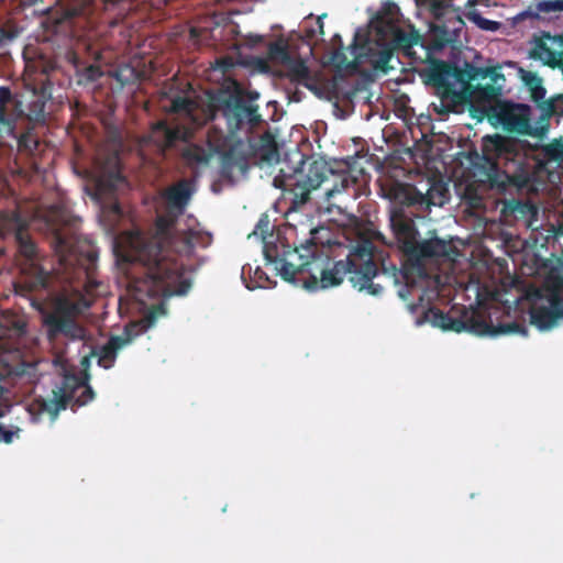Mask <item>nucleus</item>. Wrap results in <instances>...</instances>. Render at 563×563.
I'll return each instance as SVG.
<instances>
[{
    "label": "nucleus",
    "mask_w": 563,
    "mask_h": 563,
    "mask_svg": "<svg viewBox=\"0 0 563 563\" xmlns=\"http://www.w3.org/2000/svg\"><path fill=\"white\" fill-rule=\"evenodd\" d=\"M126 185V179L122 175L118 159H113L109 168H102L93 180V192L91 196L103 209H108L115 216L121 214V207L118 201V191Z\"/></svg>",
    "instance_id": "13"
},
{
    "label": "nucleus",
    "mask_w": 563,
    "mask_h": 563,
    "mask_svg": "<svg viewBox=\"0 0 563 563\" xmlns=\"http://www.w3.org/2000/svg\"><path fill=\"white\" fill-rule=\"evenodd\" d=\"M431 12L437 18L438 21L445 19L448 15V5L443 0H433L430 5Z\"/></svg>",
    "instance_id": "39"
},
{
    "label": "nucleus",
    "mask_w": 563,
    "mask_h": 563,
    "mask_svg": "<svg viewBox=\"0 0 563 563\" xmlns=\"http://www.w3.org/2000/svg\"><path fill=\"white\" fill-rule=\"evenodd\" d=\"M465 26L462 18L455 12H448L445 19L437 21L430 29V45L434 49H443L459 42Z\"/></svg>",
    "instance_id": "20"
},
{
    "label": "nucleus",
    "mask_w": 563,
    "mask_h": 563,
    "mask_svg": "<svg viewBox=\"0 0 563 563\" xmlns=\"http://www.w3.org/2000/svg\"><path fill=\"white\" fill-rule=\"evenodd\" d=\"M7 137L13 139L16 143L18 152L25 156L34 155L40 145L38 137L33 133V128H27L20 134L14 130V134L7 135Z\"/></svg>",
    "instance_id": "30"
},
{
    "label": "nucleus",
    "mask_w": 563,
    "mask_h": 563,
    "mask_svg": "<svg viewBox=\"0 0 563 563\" xmlns=\"http://www.w3.org/2000/svg\"><path fill=\"white\" fill-rule=\"evenodd\" d=\"M95 398V391L88 384V375H65L60 385L52 390L51 398H34L26 407L33 422L40 421L47 415L54 422L59 412L69 405L73 411L87 405Z\"/></svg>",
    "instance_id": "6"
},
{
    "label": "nucleus",
    "mask_w": 563,
    "mask_h": 563,
    "mask_svg": "<svg viewBox=\"0 0 563 563\" xmlns=\"http://www.w3.org/2000/svg\"><path fill=\"white\" fill-rule=\"evenodd\" d=\"M428 321L444 331L461 333L470 332L478 336L496 338L499 335H527L528 330L525 323L511 321L494 325L492 320L479 316H471L466 319L452 317L438 308H430L426 313Z\"/></svg>",
    "instance_id": "9"
},
{
    "label": "nucleus",
    "mask_w": 563,
    "mask_h": 563,
    "mask_svg": "<svg viewBox=\"0 0 563 563\" xmlns=\"http://www.w3.org/2000/svg\"><path fill=\"white\" fill-rule=\"evenodd\" d=\"M452 64L443 60H434L421 73L424 82L435 88L441 100L457 103L462 101V92H459L452 82Z\"/></svg>",
    "instance_id": "17"
},
{
    "label": "nucleus",
    "mask_w": 563,
    "mask_h": 563,
    "mask_svg": "<svg viewBox=\"0 0 563 563\" xmlns=\"http://www.w3.org/2000/svg\"><path fill=\"white\" fill-rule=\"evenodd\" d=\"M452 82L459 84L462 92V101L466 98L489 101L500 97L505 87V75L500 66L476 67L465 62L461 68L452 64Z\"/></svg>",
    "instance_id": "8"
},
{
    "label": "nucleus",
    "mask_w": 563,
    "mask_h": 563,
    "mask_svg": "<svg viewBox=\"0 0 563 563\" xmlns=\"http://www.w3.org/2000/svg\"><path fill=\"white\" fill-rule=\"evenodd\" d=\"M132 339L128 333L126 336L112 335L106 344L100 347H93L88 356H85L81 361L82 365L89 363V357H97L99 366L109 369L111 368L117 360L118 352L131 343Z\"/></svg>",
    "instance_id": "23"
},
{
    "label": "nucleus",
    "mask_w": 563,
    "mask_h": 563,
    "mask_svg": "<svg viewBox=\"0 0 563 563\" xmlns=\"http://www.w3.org/2000/svg\"><path fill=\"white\" fill-rule=\"evenodd\" d=\"M35 367L32 364L22 363L19 366L0 367V418H3L11 409L10 387H16L20 383L32 382Z\"/></svg>",
    "instance_id": "19"
},
{
    "label": "nucleus",
    "mask_w": 563,
    "mask_h": 563,
    "mask_svg": "<svg viewBox=\"0 0 563 563\" xmlns=\"http://www.w3.org/2000/svg\"><path fill=\"white\" fill-rule=\"evenodd\" d=\"M175 212L158 216L156 234L147 238L135 231L126 236L125 261L140 263L146 268L147 278L164 294L185 295L190 282L184 277V265L167 255L168 249L178 254L190 255L197 243L198 233L188 230L174 235Z\"/></svg>",
    "instance_id": "4"
},
{
    "label": "nucleus",
    "mask_w": 563,
    "mask_h": 563,
    "mask_svg": "<svg viewBox=\"0 0 563 563\" xmlns=\"http://www.w3.org/2000/svg\"><path fill=\"white\" fill-rule=\"evenodd\" d=\"M13 327L19 333H23L25 332L26 324L24 321L18 320L14 322Z\"/></svg>",
    "instance_id": "47"
},
{
    "label": "nucleus",
    "mask_w": 563,
    "mask_h": 563,
    "mask_svg": "<svg viewBox=\"0 0 563 563\" xmlns=\"http://www.w3.org/2000/svg\"><path fill=\"white\" fill-rule=\"evenodd\" d=\"M450 250V243L439 238H432L421 242L417 241L407 255L416 260H433L448 257Z\"/></svg>",
    "instance_id": "24"
},
{
    "label": "nucleus",
    "mask_w": 563,
    "mask_h": 563,
    "mask_svg": "<svg viewBox=\"0 0 563 563\" xmlns=\"http://www.w3.org/2000/svg\"><path fill=\"white\" fill-rule=\"evenodd\" d=\"M331 185L324 187V195L327 199L332 198L334 195L342 192L350 186L356 184V178L351 176L349 173H335L332 169V174L329 175Z\"/></svg>",
    "instance_id": "32"
},
{
    "label": "nucleus",
    "mask_w": 563,
    "mask_h": 563,
    "mask_svg": "<svg viewBox=\"0 0 563 563\" xmlns=\"http://www.w3.org/2000/svg\"><path fill=\"white\" fill-rule=\"evenodd\" d=\"M24 115L23 102L10 87L0 86V159L7 147V135H13L16 124Z\"/></svg>",
    "instance_id": "16"
},
{
    "label": "nucleus",
    "mask_w": 563,
    "mask_h": 563,
    "mask_svg": "<svg viewBox=\"0 0 563 563\" xmlns=\"http://www.w3.org/2000/svg\"><path fill=\"white\" fill-rule=\"evenodd\" d=\"M387 32L391 34L395 45L404 49L411 48L419 40V35L406 33L398 27L393 21V18L386 21L385 16H379L377 19V33L384 37Z\"/></svg>",
    "instance_id": "27"
},
{
    "label": "nucleus",
    "mask_w": 563,
    "mask_h": 563,
    "mask_svg": "<svg viewBox=\"0 0 563 563\" xmlns=\"http://www.w3.org/2000/svg\"><path fill=\"white\" fill-rule=\"evenodd\" d=\"M538 111V130L542 136L549 131L551 119H555L556 122L563 119V92L547 98L539 104Z\"/></svg>",
    "instance_id": "25"
},
{
    "label": "nucleus",
    "mask_w": 563,
    "mask_h": 563,
    "mask_svg": "<svg viewBox=\"0 0 563 563\" xmlns=\"http://www.w3.org/2000/svg\"><path fill=\"white\" fill-rule=\"evenodd\" d=\"M260 156L267 163L278 162L279 152L275 136L271 132H265L260 139Z\"/></svg>",
    "instance_id": "33"
},
{
    "label": "nucleus",
    "mask_w": 563,
    "mask_h": 563,
    "mask_svg": "<svg viewBox=\"0 0 563 563\" xmlns=\"http://www.w3.org/2000/svg\"><path fill=\"white\" fill-rule=\"evenodd\" d=\"M254 280L257 284V287H266V283L269 282V278L261 267H256L254 272Z\"/></svg>",
    "instance_id": "43"
},
{
    "label": "nucleus",
    "mask_w": 563,
    "mask_h": 563,
    "mask_svg": "<svg viewBox=\"0 0 563 563\" xmlns=\"http://www.w3.org/2000/svg\"><path fill=\"white\" fill-rule=\"evenodd\" d=\"M318 23H319L320 33L323 34V24L320 21V19L318 20Z\"/></svg>",
    "instance_id": "49"
},
{
    "label": "nucleus",
    "mask_w": 563,
    "mask_h": 563,
    "mask_svg": "<svg viewBox=\"0 0 563 563\" xmlns=\"http://www.w3.org/2000/svg\"><path fill=\"white\" fill-rule=\"evenodd\" d=\"M249 97L246 99L241 93L209 95L207 98L197 99L177 96L170 102L169 112L176 114L181 123H155L151 129L150 140L161 152H165L177 142L191 139L195 131L212 122L218 112L224 117L230 133L240 130L244 124L255 126L262 121L258 107L253 103L257 93Z\"/></svg>",
    "instance_id": "3"
},
{
    "label": "nucleus",
    "mask_w": 563,
    "mask_h": 563,
    "mask_svg": "<svg viewBox=\"0 0 563 563\" xmlns=\"http://www.w3.org/2000/svg\"><path fill=\"white\" fill-rule=\"evenodd\" d=\"M391 55L393 53L390 51H383L376 60V67L386 70L388 68V63L391 58Z\"/></svg>",
    "instance_id": "41"
},
{
    "label": "nucleus",
    "mask_w": 563,
    "mask_h": 563,
    "mask_svg": "<svg viewBox=\"0 0 563 563\" xmlns=\"http://www.w3.org/2000/svg\"><path fill=\"white\" fill-rule=\"evenodd\" d=\"M470 104V114L473 119H476L477 121H483L486 119L489 122V115L490 111L493 109V103L495 100L484 101L479 99H471Z\"/></svg>",
    "instance_id": "35"
},
{
    "label": "nucleus",
    "mask_w": 563,
    "mask_h": 563,
    "mask_svg": "<svg viewBox=\"0 0 563 563\" xmlns=\"http://www.w3.org/2000/svg\"><path fill=\"white\" fill-rule=\"evenodd\" d=\"M267 56L271 60L279 62L283 65L290 62L292 57L289 52L288 42L283 37L268 44Z\"/></svg>",
    "instance_id": "34"
},
{
    "label": "nucleus",
    "mask_w": 563,
    "mask_h": 563,
    "mask_svg": "<svg viewBox=\"0 0 563 563\" xmlns=\"http://www.w3.org/2000/svg\"><path fill=\"white\" fill-rule=\"evenodd\" d=\"M489 124L509 134L541 136L538 120L532 124V109L529 104L511 100L494 99Z\"/></svg>",
    "instance_id": "10"
},
{
    "label": "nucleus",
    "mask_w": 563,
    "mask_h": 563,
    "mask_svg": "<svg viewBox=\"0 0 563 563\" xmlns=\"http://www.w3.org/2000/svg\"><path fill=\"white\" fill-rule=\"evenodd\" d=\"M286 78L296 85H301L305 80L309 79L311 77V70L307 66L306 62L298 57H291L290 62H288L286 65Z\"/></svg>",
    "instance_id": "31"
},
{
    "label": "nucleus",
    "mask_w": 563,
    "mask_h": 563,
    "mask_svg": "<svg viewBox=\"0 0 563 563\" xmlns=\"http://www.w3.org/2000/svg\"><path fill=\"white\" fill-rule=\"evenodd\" d=\"M537 295L540 299L544 298L547 305L532 306L531 323L541 331L551 330L563 319V276L550 275L545 279L544 288L538 290Z\"/></svg>",
    "instance_id": "11"
},
{
    "label": "nucleus",
    "mask_w": 563,
    "mask_h": 563,
    "mask_svg": "<svg viewBox=\"0 0 563 563\" xmlns=\"http://www.w3.org/2000/svg\"><path fill=\"white\" fill-rule=\"evenodd\" d=\"M482 153L486 180L492 188L505 191L509 187L522 188L528 184L526 141L498 133L485 135Z\"/></svg>",
    "instance_id": "5"
},
{
    "label": "nucleus",
    "mask_w": 563,
    "mask_h": 563,
    "mask_svg": "<svg viewBox=\"0 0 563 563\" xmlns=\"http://www.w3.org/2000/svg\"><path fill=\"white\" fill-rule=\"evenodd\" d=\"M21 431L22 430L15 426H12L10 429H4L0 438V442H3L5 444L12 443L14 439H19Z\"/></svg>",
    "instance_id": "40"
},
{
    "label": "nucleus",
    "mask_w": 563,
    "mask_h": 563,
    "mask_svg": "<svg viewBox=\"0 0 563 563\" xmlns=\"http://www.w3.org/2000/svg\"><path fill=\"white\" fill-rule=\"evenodd\" d=\"M330 174L332 169L325 161L300 154L299 166L292 174L280 169V175L274 178V186L290 191L294 196L292 205L299 207L309 201L311 191L329 184Z\"/></svg>",
    "instance_id": "7"
},
{
    "label": "nucleus",
    "mask_w": 563,
    "mask_h": 563,
    "mask_svg": "<svg viewBox=\"0 0 563 563\" xmlns=\"http://www.w3.org/2000/svg\"><path fill=\"white\" fill-rule=\"evenodd\" d=\"M301 85L303 87H306L307 89H309L311 92H313L316 96H318V97L321 96V89L317 82L316 77L312 74H311V77H309V79L305 80Z\"/></svg>",
    "instance_id": "42"
},
{
    "label": "nucleus",
    "mask_w": 563,
    "mask_h": 563,
    "mask_svg": "<svg viewBox=\"0 0 563 563\" xmlns=\"http://www.w3.org/2000/svg\"><path fill=\"white\" fill-rule=\"evenodd\" d=\"M224 139L223 131L212 126L207 134L208 146L189 143L181 150V158L189 167H206L213 155L220 152Z\"/></svg>",
    "instance_id": "18"
},
{
    "label": "nucleus",
    "mask_w": 563,
    "mask_h": 563,
    "mask_svg": "<svg viewBox=\"0 0 563 563\" xmlns=\"http://www.w3.org/2000/svg\"><path fill=\"white\" fill-rule=\"evenodd\" d=\"M468 20L472 21L476 26H478L481 30H484V31L496 32L501 26L500 22L488 20L476 11L468 13Z\"/></svg>",
    "instance_id": "37"
},
{
    "label": "nucleus",
    "mask_w": 563,
    "mask_h": 563,
    "mask_svg": "<svg viewBox=\"0 0 563 563\" xmlns=\"http://www.w3.org/2000/svg\"><path fill=\"white\" fill-rule=\"evenodd\" d=\"M393 11H398V8L396 5H393L391 8H389V12L388 13L391 15Z\"/></svg>",
    "instance_id": "48"
},
{
    "label": "nucleus",
    "mask_w": 563,
    "mask_h": 563,
    "mask_svg": "<svg viewBox=\"0 0 563 563\" xmlns=\"http://www.w3.org/2000/svg\"><path fill=\"white\" fill-rule=\"evenodd\" d=\"M45 221L64 278L73 286L74 292L71 296L56 295L49 311L43 309L41 300L33 298V295L48 289L51 274L41 264L43 256L30 233L29 222L19 210L5 211L0 218L1 239L12 241L16 249L20 277L14 283V290L16 295L30 298L32 306L42 313L49 341L59 335L70 341H81L86 338V329L76 319L91 306V300L81 292V288L91 295L99 286L95 278L98 254L92 250H78L75 219L66 207L52 206Z\"/></svg>",
    "instance_id": "1"
},
{
    "label": "nucleus",
    "mask_w": 563,
    "mask_h": 563,
    "mask_svg": "<svg viewBox=\"0 0 563 563\" xmlns=\"http://www.w3.org/2000/svg\"><path fill=\"white\" fill-rule=\"evenodd\" d=\"M52 98V84L48 80L42 81L31 90L23 118L33 125L46 123V103Z\"/></svg>",
    "instance_id": "21"
},
{
    "label": "nucleus",
    "mask_w": 563,
    "mask_h": 563,
    "mask_svg": "<svg viewBox=\"0 0 563 563\" xmlns=\"http://www.w3.org/2000/svg\"><path fill=\"white\" fill-rule=\"evenodd\" d=\"M133 0H75L63 10L62 18L71 25L84 27L85 23H93L95 15L101 11L113 10L122 7V10L130 9Z\"/></svg>",
    "instance_id": "14"
},
{
    "label": "nucleus",
    "mask_w": 563,
    "mask_h": 563,
    "mask_svg": "<svg viewBox=\"0 0 563 563\" xmlns=\"http://www.w3.org/2000/svg\"><path fill=\"white\" fill-rule=\"evenodd\" d=\"M385 197L390 201L402 202L407 207H442L449 199V189L442 181L431 183L426 192L413 185L394 181L383 188Z\"/></svg>",
    "instance_id": "12"
},
{
    "label": "nucleus",
    "mask_w": 563,
    "mask_h": 563,
    "mask_svg": "<svg viewBox=\"0 0 563 563\" xmlns=\"http://www.w3.org/2000/svg\"><path fill=\"white\" fill-rule=\"evenodd\" d=\"M550 26L553 29V33H563V14H559Z\"/></svg>",
    "instance_id": "45"
},
{
    "label": "nucleus",
    "mask_w": 563,
    "mask_h": 563,
    "mask_svg": "<svg viewBox=\"0 0 563 563\" xmlns=\"http://www.w3.org/2000/svg\"><path fill=\"white\" fill-rule=\"evenodd\" d=\"M246 268H249V271H251V266L250 265H244L243 268H242V274H245Z\"/></svg>",
    "instance_id": "51"
},
{
    "label": "nucleus",
    "mask_w": 563,
    "mask_h": 563,
    "mask_svg": "<svg viewBox=\"0 0 563 563\" xmlns=\"http://www.w3.org/2000/svg\"><path fill=\"white\" fill-rule=\"evenodd\" d=\"M263 40V36L262 35H255L254 36V41L257 43V42H261Z\"/></svg>",
    "instance_id": "50"
},
{
    "label": "nucleus",
    "mask_w": 563,
    "mask_h": 563,
    "mask_svg": "<svg viewBox=\"0 0 563 563\" xmlns=\"http://www.w3.org/2000/svg\"><path fill=\"white\" fill-rule=\"evenodd\" d=\"M158 313H162V314H163V313H165V310H164V308H163V306H162V305H161V306L155 307L154 309H152V310L150 311V313H148V316H147V321H148V323H150V324H152V323H154V322H155V320H156V318H157V314H158Z\"/></svg>",
    "instance_id": "44"
},
{
    "label": "nucleus",
    "mask_w": 563,
    "mask_h": 563,
    "mask_svg": "<svg viewBox=\"0 0 563 563\" xmlns=\"http://www.w3.org/2000/svg\"><path fill=\"white\" fill-rule=\"evenodd\" d=\"M545 156L553 162H556L559 164H563V143L554 141L547 145L545 150Z\"/></svg>",
    "instance_id": "38"
},
{
    "label": "nucleus",
    "mask_w": 563,
    "mask_h": 563,
    "mask_svg": "<svg viewBox=\"0 0 563 563\" xmlns=\"http://www.w3.org/2000/svg\"><path fill=\"white\" fill-rule=\"evenodd\" d=\"M191 195L192 189L189 181L186 179L179 180L167 188L165 191V199L169 212H175L176 216L183 214Z\"/></svg>",
    "instance_id": "26"
},
{
    "label": "nucleus",
    "mask_w": 563,
    "mask_h": 563,
    "mask_svg": "<svg viewBox=\"0 0 563 563\" xmlns=\"http://www.w3.org/2000/svg\"><path fill=\"white\" fill-rule=\"evenodd\" d=\"M294 100L295 101H300V98L299 97H295Z\"/></svg>",
    "instance_id": "52"
},
{
    "label": "nucleus",
    "mask_w": 563,
    "mask_h": 563,
    "mask_svg": "<svg viewBox=\"0 0 563 563\" xmlns=\"http://www.w3.org/2000/svg\"><path fill=\"white\" fill-rule=\"evenodd\" d=\"M244 161L238 157L233 150L225 151L221 158V174L222 176H230L234 166L243 167Z\"/></svg>",
    "instance_id": "36"
},
{
    "label": "nucleus",
    "mask_w": 563,
    "mask_h": 563,
    "mask_svg": "<svg viewBox=\"0 0 563 563\" xmlns=\"http://www.w3.org/2000/svg\"><path fill=\"white\" fill-rule=\"evenodd\" d=\"M520 77L528 89L530 95V100L534 103L537 110L539 109V104L545 101L547 89L543 85V79L537 73L531 70L520 69Z\"/></svg>",
    "instance_id": "28"
},
{
    "label": "nucleus",
    "mask_w": 563,
    "mask_h": 563,
    "mask_svg": "<svg viewBox=\"0 0 563 563\" xmlns=\"http://www.w3.org/2000/svg\"><path fill=\"white\" fill-rule=\"evenodd\" d=\"M67 57L68 60L74 65L77 76L80 78L79 82H92L98 80L103 75L99 65H82L79 56L73 51L68 52Z\"/></svg>",
    "instance_id": "29"
},
{
    "label": "nucleus",
    "mask_w": 563,
    "mask_h": 563,
    "mask_svg": "<svg viewBox=\"0 0 563 563\" xmlns=\"http://www.w3.org/2000/svg\"><path fill=\"white\" fill-rule=\"evenodd\" d=\"M391 202L394 207L390 211V228L400 250L408 254L417 243L419 234L415 223L418 213L412 210L413 207H407L402 202Z\"/></svg>",
    "instance_id": "15"
},
{
    "label": "nucleus",
    "mask_w": 563,
    "mask_h": 563,
    "mask_svg": "<svg viewBox=\"0 0 563 563\" xmlns=\"http://www.w3.org/2000/svg\"><path fill=\"white\" fill-rule=\"evenodd\" d=\"M279 255L276 245H264V257L268 264H274L286 282H295L297 275L307 272L308 278L303 279V287L310 291L339 286L344 277L353 288L366 291L372 296H379L383 287L373 283L378 274V267L373 258V246L364 242L354 246L346 258L333 261L330 256L319 252L313 239L307 240L300 246L290 249L284 245Z\"/></svg>",
    "instance_id": "2"
},
{
    "label": "nucleus",
    "mask_w": 563,
    "mask_h": 563,
    "mask_svg": "<svg viewBox=\"0 0 563 563\" xmlns=\"http://www.w3.org/2000/svg\"><path fill=\"white\" fill-rule=\"evenodd\" d=\"M12 37L13 35L8 30H5L4 27H0V46L3 44L5 40H10Z\"/></svg>",
    "instance_id": "46"
},
{
    "label": "nucleus",
    "mask_w": 563,
    "mask_h": 563,
    "mask_svg": "<svg viewBox=\"0 0 563 563\" xmlns=\"http://www.w3.org/2000/svg\"><path fill=\"white\" fill-rule=\"evenodd\" d=\"M559 14H563V0H541L514 18L515 23L527 19L536 20L550 26Z\"/></svg>",
    "instance_id": "22"
}]
</instances>
